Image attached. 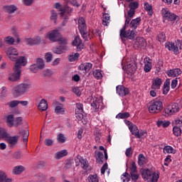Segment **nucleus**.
Segmentation results:
<instances>
[{"label": "nucleus", "instance_id": "f257e3e1", "mask_svg": "<svg viewBox=\"0 0 182 182\" xmlns=\"http://www.w3.org/2000/svg\"><path fill=\"white\" fill-rule=\"evenodd\" d=\"M13 62H16L14 67V73L9 77V80L10 82H16L21 79V74L22 73L21 68L22 66H26L28 60L26 57L20 56L18 58H16V60H13Z\"/></svg>", "mask_w": 182, "mask_h": 182}, {"label": "nucleus", "instance_id": "f03ea898", "mask_svg": "<svg viewBox=\"0 0 182 182\" xmlns=\"http://www.w3.org/2000/svg\"><path fill=\"white\" fill-rule=\"evenodd\" d=\"M32 87L31 84L22 83L15 86L13 89V95L14 97H19L22 95H25L29 89Z\"/></svg>", "mask_w": 182, "mask_h": 182}, {"label": "nucleus", "instance_id": "7ed1b4c3", "mask_svg": "<svg viewBox=\"0 0 182 182\" xmlns=\"http://www.w3.org/2000/svg\"><path fill=\"white\" fill-rule=\"evenodd\" d=\"M141 174L145 181L157 182L159 181V173L150 171V169H141Z\"/></svg>", "mask_w": 182, "mask_h": 182}, {"label": "nucleus", "instance_id": "20e7f679", "mask_svg": "<svg viewBox=\"0 0 182 182\" xmlns=\"http://www.w3.org/2000/svg\"><path fill=\"white\" fill-rule=\"evenodd\" d=\"M126 29H127V28L126 27H123L121 30H120V38L122 39V41H124V39H130L131 41H133V39H134V38H136V33H137V32H136V31L134 30H127L126 31Z\"/></svg>", "mask_w": 182, "mask_h": 182}, {"label": "nucleus", "instance_id": "39448f33", "mask_svg": "<svg viewBox=\"0 0 182 182\" xmlns=\"http://www.w3.org/2000/svg\"><path fill=\"white\" fill-rule=\"evenodd\" d=\"M78 28L82 38L85 39V41H87V38H89V33L86 32L87 27L86 26V21L83 17H81L78 19Z\"/></svg>", "mask_w": 182, "mask_h": 182}, {"label": "nucleus", "instance_id": "423d86ee", "mask_svg": "<svg viewBox=\"0 0 182 182\" xmlns=\"http://www.w3.org/2000/svg\"><path fill=\"white\" fill-rule=\"evenodd\" d=\"M100 150H103L105 155H103V153L100 151H95V159L97 163L98 164H103L105 163V160H107L108 156H107V150L105 149V147L103 146H100Z\"/></svg>", "mask_w": 182, "mask_h": 182}, {"label": "nucleus", "instance_id": "0eeeda50", "mask_svg": "<svg viewBox=\"0 0 182 182\" xmlns=\"http://www.w3.org/2000/svg\"><path fill=\"white\" fill-rule=\"evenodd\" d=\"M163 109V102L160 101H154L150 103L149 111L150 113H160Z\"/></svg>", "mask_w": 182, "mask_h": 182}, {"label": "nucleus", "instance_id": "6e6552de", "mask_svg": "<svg viewBox=\"0 0 182 182\" xmlns=\"http://www.w3.org/2000/svg\"><path fill=\"white\" fill-rule=\"evenodd\" d=\"M180 110V107H178V104L174 103L171 105V108H166L162 112L163 116L165 117H168V116H171V114H174V113H177Z\"/></svg>", "mask_w": 182, "mask_h": 182}, {"label": "nucleus", "instance_id": "1a4fd4ad", "mask_svg": "<svg viewBox=\"0 0 182 182\" xmlns=\"http://www.w3.org/2000/svg\"><path fill=\"white\" fill-rule=\"evenodd\" d=\"M161 13L164 18L167 21H176V19H178V21L180 19V18H178V16H176V14L171 12H169V11L167 9H163L161 10Z\"/></svg>", "mask_w": 182, "mask_h": 182}, {"label": "nucleus", "instance_id": "9d476101", "mask_svg": "<svg viewBox=\"0 0 182 182\" xmlns=\"http://www.w3.org/2000/svg\"><path fill=\"white\" fill-rule=\"evenodd\" d=\"M6 53L9 59L12 61L16 60V58H18V55H19V53L18 52L16 48L14 47H10L7 48V50H6Z\"/></svg>", "mask_w": 182, "mask_h": 182}, {"label": "nucleus", "instance_id": "9b49d317", "mask_svg": "<svg viewBox=\"0 0 182 182\" xmlns=\"http://www.w3.org/2000/svg\"><path fill=\"white\" fill-rule=\"evenodd\" d=\"M117 93L122 97L124 96H127L130 92L129 91V88L123 86V85H118L117 86Z\"/></svg>", "mask_w": 182, "mask_h": 182}, {"label": "nucleus", "instance_id": "f8f14e48", "mask_svg": "<svg viewBox=\"0 0 182 182\" xmlns=\"http://www.w3.org/2000/svg\"><path fill=\"white\" fill-rule=\"evenodd\" d=\"M60 33L58 30H53L48 36V38L51 42H58V40L60 38Z\"/></svg>", "mask_w": 182, "mask_h": 182}, {"label": "nucleus", "instance_id": "ddd939ff", "mask_svg": "<svg viewBox=\"0 0 182 182\" xmlns=\"http://www.w3.org/2000/svg\"><path fill=\"white\" fill-rule=\"evenodd\" d=\"M7 143L9 144V147H14L16 144H18V141L19 140V136H11L9 134L8 137L6 138Z\"/></svg>", "mask_w": 182, "mask_h": 182}, {"label": "nucleus", "instance_id": "4468645a", "mask_svg": "<svg viewBox=\"0 0 182 182\" xmlns=\"http://www.w3.org/2000/svg\"><path fill=\"white\" fill-rule=\"evenodd\" d=\"M122 69L124 70L127 69V73H130L131 75H133V73H134V71L137 70V64L136 63H132L127 64V67L123 66Z\"/></svg>", "mask_w": 182, "mask_h": 182}, {"label": "nucleus", "instance_id": "2eb2a0df", "mask_svg": "<svg viewBox=\"0 0 182 182\" xmlns=\"http://www.w3.org/2000/svg\"><path fill=\"white\" fill-rule=\"evenodd\" d=\"M60 12L61 16H63L65 14H67V15L70 16L72 15V13L73 12V8L69 6V4L66 3L64 6V8L60 9Z\"/></svg>", "mask_w": 182, "mask_h": 182}, {"label": "nucleus", "instance_id": "dca6fc26", "mask_svg": "<svg viewBox=\"0 0 182 182\" xmlns=\"http://www.w3.org/2000/svg\"><path fill=\"white\" fill-rule=\"evenodd\" d=\"M3 9L4 12L7 14H15L16 11H18V7L14 4L9 5V6H4Z\"/></svg>", "mask_w": 182, "mask_h": 182}, {"label": "nucleus", "instance_id": "f3484780", "mask_svg": "<svg viewBox=\"0 0 182 182\" xmlns=\"http://www.w3.org/2000/svg\"><path fill=\"white\" fill-rule=\"evenodd\" d=\"M141 22V18L140 17L132 19L129 23V27L131 28V29H133V31H136V29H137V26L140 25Z\"/></svg>", "mask_w": 182, "mask_h": 182}, {"label": "nucleus", "instance_id": "a211bd4d", "mask_svg": "<svg viewBox=\"0 0 182 182\" xmlns=\"http://www.w3.org/2000/svg\"><path fill=\"white\" fill-rule=\"evenodd\" d=\"M92 66L93 65L90 63H85L84 64H81L79 66L80 70H82V73H87L90 69H92Z\"/></svg>", "mask_w": 182, "mask_h": 182}, {"label": "nucleus", "instance_id": "6ab92c4d", "mask_svg": "<svg viewBox=\"0 0 182 182\" xmlns=\"http://www.w3.org/2000/svg\"><path fill=\"white\" fill-rule=\"evenodd\" d=\"M166 73L168 76H169L170 77H176L181 75V70H180L179 68H175V69L168 70Z\"/></svg>", "mask_w": 182, "mask_h": 182}, {"label": "nucleus", "instance_id": "aec40b11", "mask_svg": "<svg viewBox=\"0 0 182 182\" xmlns=\"http://www.w3.org/2000/svg\"><path fill=\"white\" fill-rule=\"evenodd\" d=\"M165 46L168 50H173L175 55H178V47L176 46L173 43H166Z\"/></svg>", "mask_w": 182, "mask_h": 182}, {"label": "nucleus", "instance_id": "412c9836", "mask_svg": "<svg viewBox=\"0 0 182 182\" xmlns=\"http://www.w3.org/2000/svg\"><path fill=\"white\" fill-rule=\"evenodd\" d=\"M146 45L147 43H146V39H144V38H139L136 39L135 46H136V48H146Z\"/></svg>", "mask_w": 182, "mask_h": 182}, {"label": "nucleus", "instance_id": "4be33fe9", "mask_svg": "<svg viewBox=\"0 0 182 182\" xmlns=\"http://www.w3.org/2000/svg\"><path fill=\"white\" fill-rule=\"evenodd\" d=\"M46 180V176L43 173H38L33 177V180L30 181L29 182H45Z\"/></svg>", "mask_w": 182, "mask_h": 182}, {"label": "nucleus", "instance_id": "5701e85b", "mask_svg": "<svg viewBox=\"0 0 182 182\" xmlns=\"http://www.w3.org/2000/svg\"><path fill=\"white\" fill-rule=\"evenodd\" d=\"M127 124H129V129L134 136H136V134L139 133V130L137 126L130 123V121H127Z\"/></svg>", "mask_w": 182, "mask_h": 182}, {"label": "nucleus", "instance_id": "b1692460", "mask_svg": "<svg viewBox=\"0 0 182 182\" xmlns=\"http://www.w3.org/2000/svg\"><path fill=\"white\" fill-rule=\"evenodd\" d=\"M20 136H22L23 143L27 144L28 143V138L29 137V131L28 130H24V129H20L18 132Z\"/></svg>", "mask_w": 182, "mask_h": 182}, {"label": "nucleus", "instance_id": "393cba45", "mask_svg": "<svg viewBox=\"0 0 182 182\" xmlns=\"http://www.w3.org/2000/svg\"><path fill=\"white\" fill-rule=\"evenodd\" d=\"M38 107L39 110H41L42 112L48 110V102L45 99L41 100Z\"/></svg>", "mask_w": 182, "mask_h": 182}, {"label": "nucleus", "instance_id": "a878e982", "mask_svg": "<svg viewBox=\"0 0 182 182\" xmlns=\"http://www.w3.org/2000/svg\"><path fill=\"white\" fill-rule=\"evenodd\" d=\"M15 120V117L14 116V114H8L6 117V123L11 127H14V122Z\"/></svg>", "mask_w": 182, "mask_h": 182}, {"label": "nucleus", "instance_id": "bb28decb", "mask_svg": "<svg viewBox=\"0 0 182 182\" xmlns=\"http://www.w3.org/2000/svg\"><path fill=\"white\" fill-rule=\"evenodd\" d=\"M0 182H12V178H8L5 172L0 171Z\"/></svg>", "mask_w": 182, "mask_h": 182}, {"label": "nucleus", "instance_id": "cd10ccee", "mask_svg": "<svg viewBox=\"0 0 182 182\" xmlns=\"http://www.w3.org/2000/svg\"><path fill=\"white\" fill-rule=\"evenodd\" d=\"M57 42H58L60 48H63L64 46L65 49L68 50V41H66V38H62L60 36V38H58V39L57 40Z\"/></svg>", "mask_w": 182, "mask_h": 182}, {"label": "nucleus", "instance_id": "c85d7f7f", "mask_svg": "<svg viewBox=\"0 0 182 182\" xmlns=\"http://www.w3.org/2000/svg\"><path fill=\"white\" fill-rule=\"evenodd\" d=\"M160 86H161V79L160 78H156L152 83L151 87L152 89H160Z\"/></svg>", "mask_w": 182, "mask_h": 182}, {"label": "nucleus", "instance_id": "c756f323", "mask_svg": "<svg viewBox=\"0 0 182 182\" xmlns=\"http://www.w3.org/2000/svg\"><path fill=\"white\" fill-rule=\"evenodd\" d=\"M63 50H67L66 48H65V46L60 47V46H59L53 48V52L56 55H62V53H63Z\"/></svg>", "mask_w": 182, "mask_h": 182}, {"label": "nucleus", "instance_id": "7c9ffc66", "mask_svg": "<svg viewBox=\"0 0 182 182\" xmlns=\"http://www.w3.org/2000/svg\"><path fill=\"white\" fill-rule=\"evenodd\" d=\"M65 156H68V151L66 149H63L56 153L55 159H57V160H59L62 159V157H65Z\"/></svg>", "mask_w": 182, "mask_h": 182}, {"label": "nucleus", "instance_id": "2f4dec72", "mask_svg": "<svg viewBox=\"0 0 182 182\" xmlns=\"http://www.w3.org/2000/svg\"><path fill=\"white\" fill-rule=\"evenodd\" d=\"M144 9L148 11V15H153V6L149 3H144Z\"/></svg>", "mask_w": 182, "mask_h": 182}, {"label": "nucleus", "instance_id": "473e14b6", "mask_svg": "<svg viewBox=\"0 0 182 182\" xmlns=\"http://www.w3.org/2000/svg\"><path fill=\"white\" fill-rule=\"evenodd\" d=\"M36 65L40 70H42L45 68V62L42 58H37Z\"/></svg>", "mask_w": 182, "mask_h": 182}, {"label": "nucleus", "instance_id": "72a5a7b5", "mask_svg": "<svg viewBox=\"0 0 182 182\" xmlns=\"http://www.w3.org/2000/svg\"><path fill=\"white\" fill-rule=\"evenodd\" d=\"M24 171H25V168L23 166H18L14 167V168L13 169V173L14 174H21V173H22Z\"/></svg>", "mask_w": 182, "mask_h": 182}, {"label": "nucleus", "instance_id": "f704fd0d", "mask_svg": "<svg viewBox=\"0 0 182 182\" xmlns=\"http://www.w3.org/2000/svg\"><path fill=\"white\" fill-rule=\"evenodd\" d=\"M79 56H80V54H79L78 53H73L69 55L68 60L70 62H75L77 60V59H79Z\"/></svg>", "mask_w": 182, "mask_h": 182}, {"label": "nucleus", "instance_id": "c9c22d12", "mask_svg": "<svg viewBox=\"0 0 182 182\" xmlns=\"http://www.w3.org/2000/svg\"><path fill=\"white\" fill-rule=\"evenodd\" d=\"M138 164L139 166H143L146 164V157L143 154H141L138 156Z\"/></svg>", "mask_w": 182, "mask_h": 182}, {"label": "nucleus", "instance_id": "e433bc0d", "mask_svg": "<svg viewBox=\"0 0 182 182\" xmlns=\"http://www.w3.org/2000/svg\"><path fill=\"white\" fill-rule=\"evenodd\" d=\"M80 164V166L82 167V168H83V170H87L89 167V162L83 157L81 159V162Z\"/></svg>", "mask_w": 182, "mask_h": 182}, {"label": "nucleus", "instance_id": "4c0bfd02", "mask_svg": "<svg viewBox=\"0 0 182 182\" xmlns=\"http://www.w3.org/2000/svg\"><path fill=\"white\" fill-rule=\"evenodd\" d=\"M23 120V119L21 117L15 118L13 122V126H14V127H18V126H21Z\"/></svg>", "mask_w": 182, "mask_h": 182}, {"label": "nucleus", "instance_id": "58836bf2", "mask_svg": "<svg viewBox=\"0 0 182 182\" xmlns=\"http://www.w3.org/2000/svg\"><path fill=\"white\" fill-rule=\"evenodd\" d=\"M4 42L6 45H14L15 43V38L11 36H7L4 38Z\"/></svg>", "mask_w": 182, "mask_h": 182}, {"label": "nucleus", "instance_id": "ea45409f", "mask_svg": "<svg viewBox=\"0 0 182 182\" xmlns=\"http://www.w3.org/2000/svg\"><path fill=\"white\" fill-rule=\"evenodd\" d=\"M51 16L50 17V20L54 22L55 25H56V21L58 20V13L55 11V10L51 11Z\"/></svg>", "mask_w": 182, "mask_h": 182}, {"label": "nucleus", "instance_id": "a19ab883", "mask_svg": "<svg viewBox=\"0 0 182 182\" xmlns=\"http://www.w3.org/2000/svg\"><path fill=\"white\" fill-rule=\"evenodd\" d=\"M109 21H110V16H109V14H104L102 18V25H104V26H107V23H109Z\"/></svg>", "mask_w": 182, "mask_h": 182}, {"label": "nucleus", "instance_id": "79ce46f5", "mask_svg": "<svg viewBox=\"0 0 182 182\" xmlns=\"http://www.w3.org/2000/svg\"><path fill=\"white\" fill-rule=\"evenodd\" d=\"M164 152H166L168 154L172 153L173 154H176V149H173V148L170 146H166L164 148Z\"/></svg>", "mask_w": 182, "mask_h": 182}, {"label": "nucleus", "instance_id": "37998d69", "mask_svg": "<svg viewBox=\"0 0 182 182\" xmlns=\"http://www.w3.org/2000/svg\"><path fill=\"white\" fill-rule=\"evenodd\" d=\"M128 117H130L129 112H120L117 115V119H127Z\"/></svg>", "mask_w": 182, "mask_h": 182}, {"label": "nucleus", "instance_id": "c03bdc74", "mask_svg": "<svg viewBox=\"0 0 182 182\" xmlns=\"http://www.w3.org/2000/svg\"><path fill=\"white\" fill-rule=\"evenodd\" d=\"M173 132L174 136H176L177 137H178V136H181V128L178 127H173Z\"/></svg>", "mask_w": 182, "mask_h": 182}, {"label": "nucleus", "instance_id": "a18cd8bd", "mask_svg": "<svg viewBox=\"0 0 182 182\" xmlns=\"http://www.w3.org/2000/svg\"><path fill=\"white\" fill-rule=\"evenodd\" d=\"M129 8L132 11H136L139 8V3L137 1L131 2L129 4Z\"/></svg>", "mask_w": 182, "mask_h": 182}, {"label": "nucleus", "instance_id": "49530a36", "mask_svg": "<svg viewBox=\"0 0 182 182\" xmlns=\"http://www.w3.org/2000/svg\"><path fill=\"white\" fill-rule=\"evenodd\" d=\"M57 141L58 143H65L66 141V138L65 137V135L63 134H59L57 136Z\"/></svg>", "mask_w": 182, "mask_h": 182}, {"label": "nucleus", "instance_id": "de8ad7c7", "mask_svg": "<svg viewBox=\"0 0 182 182\" xmlns=\"http://www.w3.org/2000/svg\"><path fill=\"white\" fill-rule=\"evenodd\" d=\"M55 112L57 114H63L65 113V110L63 109V107L60 105H58L55 108Z\"/></svg>", "mask_w": 182, "mask_h": 182}, {"label": "nucleus", "instance_id": "09e8293b", "mask_svg": "<svg viewBox=\"0 0 182 182\" xmlns=\"http://www.w3.org/2000/svg\"><path fill=\"white\" fill-rule=\"evenodd\" d=\"M53 75V72L51 70L47 69L43 71V76L44 77H50Z\"/></svg>", "mask_w": 182, "mask_h": 182}, {"label": "nucleus", "instance_id": "8fccbe9b", "mask_svg": "<svg viewBox=\"0 0 182 182\" xmlns=\"http://www.w3.org/2000/svg\"><path fill=\"white\" fill-rule=\"evenodd\" d=\"M93 76L95 77V79H100L101 77H103V75H102V73L100 72V70H95L93 72Z\"/></svg>", "mask_w": 182, "mask_h": 182}, {"label": "nucleus", "instance_id": "3c124183", "mask_svg": "<svg viewBox=\"0 0 182 182\" xmlns=\"http://www.w3.org/2000/svg\"><path fill=\"white\" fill-rule=\"evenodd\" d=\"M9 134L4 128H0V139H6Z\"/></svg>", "mask_w": 182, "mask_h": 182}, {"label": "nucleus", "instance_id": "603ef678", "mask_svg": "<svg viewBox=\"0 0 182 182\" xmlns=\"http://www.w3.org/2000/svg\"><path fill=\"white\" fill-rule=\"evenodd\" d=\"M88 181L89 182H99V178H97V175H90L88 176Z\"/></svg>", "mask_w": 182, "mask_h": 182}, {"label": "nucleus", "instance_id": "864d4df0", "mask_svg": "<svg viewBox=\"0 0 182 182\" xmlns=\"http://www.w3.org/2000/svg\"><path fill=\"white\" fill-rule=\"evenodd\" d=\"M122 180L123 182L130 181V174H129L127 172H125L124 174H122Z\"/></svg>", "mask_w": 182, "mask_h": 182}, {"label": "nucleus", "instance_id": "5fc2aeb1", "mask_svg": "<svg viewBox=\"0 0 182 182\" xmlns=\"http://www.w3.org/2000/svg\"><path fill=\"white\" fill-rule=\"evenodd\" d=\"M9 107L14 109V107H16L18 105H19V100H13L8 103Z\"/></svg>", "mask_w": 182, "mask_h": 182}, {"label": "nucleus", "instance_id": "6e6d98bb", "mask_svg": "<svg viewBox=\"0 0 182 182\" xmlns=\"http://www.w3.org/2000/svg\"><path fill=\"white\" fill-rule=\"evenodd\" d=\"M53 58V55L50 53H47L44 55V59H46V62H52V59Z\"/></svg>", "mask_w": 182, "mask_h": 182}, {"label": "nucleus", "instance_id": "4d7b16f0", "mask_svg": "<svg viewBox=\"0 0 182 182\" xmlns=\"http://www.w3.org/2000/svg\"><path fill=\"white\" fill-rule=\"evenodd\" d=\"M82 43V40H80V38L79 36H76L73 41V46H77L78 45H80Z\"/></svg>", "mask_w": 182, "mask_h": 182}, {"label": "nucleus", "instance_id": "13d9d810", "mask_svg": "<svg viewBox=\"0 0 182 182\" xmlns=\"http://www.w3.org/2000/svg\"><path fill=\"white\" fill-rule=\"evenodd\" d=\"M132 19H133V18L129 17V16L125 14V24L123 28H127L129 25H130V21H132Z\"/></svg>", "mask_w": 182, "mask_h": 182}, {"label": "nucleus", "instance_id": "bf43d9fd", "mask_svg": "<svg viewBox=\"0 0 182 182\" xmlns=\"http://www.w3.org/2000/svg\"><path fill=\"white\" fill-rule=\"evenodd\" d=\"M91 106L94 109L95 112L99 111V102L97 101H93L91 102Z\"/></svg>", "mask_w": 182, "mask_h": 182}, {"label": "nucleus", "instance_id": "052dcab7", "mask_svg": "<svg viewBox=\"0 0 182 182\" xmlns=\"http://www.w3.org/2000/svg\"><path fill=\"white\" fill-rule=\"evenodd\" d=\"M77 107V112H83V104L77 102L75 104Z\"/></svg>", "mask_w": 182, "mask_h": 182}, {"label": "nucleus", "instance_id": "680f3d73", "mask_svg": "<svg viewBox=\"0 0 182 182\" xmlns=\"http://www.w3.org/2000/svg\"><path fill=\"white\" fill-rule=\"evenodd\" d=\"M22 152L21 151H16L14 154V159H16V160H20V159L22 158Z\"/></svg>", "mask_w": 182, "mask_h": 182}, {"label": "nucleus", "instance_id": "e2e57ef3", "mask_svg": "<svg viewBox=\"0 0 182 182\" xmlns=\"http://www.w3.org/2000/svg\"><path fill=\"white\" fill-rule=\"evenodd\" d=\"M131 174V178L133 180V181H137L139 180V174H137L136 172H130Z\"/></svg>", "mask_w": 182, "mask_h": 182}, {"label": "nucleus", "instance_id": "0e129e2a", "mask_svg": "<svg viewBox=\"0 0 182 182\" xmlns=\"http://www.w3.org/2000/svg\"><path fill=\"white\" fill-rule=\"evenodd\" d=\"M30 70H31V72H33V73H36V72L39 70V68L36 64H33L30 66Z\"/></svg>", "mask_w": 182, "mask_h": 182}, {"label": "nucleus", "instance_id": "69168bd1", "mask_svg": "<svg viewBox=\"0 0 182 182\" xmlns=\"http://www.w3.org/2000/svg\"><path fill=\"white\" fill-rule=\"evenodd\" d=\"M158 39L159 42H164V41H166V34L164 33H160L158 35Z\"/></svg>", "mask_w": 182, "mask_h": 182}, {"label": "nucleus", "instance_id": "338daca9", "mask_svg": "<svg viewBox=\"0 0 182 182\" xmlns=\"http://www.w3.org/2000/svg\"><path fill=\"white\" fill-rule=\"evenodd\" d=\"M75 117L77 119V120H83L82 112H77V109H75Z\"/></svg>", "mask_w": 182, "mask_h": 182}, {"label": "nucleus", "instance_id": "774afa93", "mask_svg": "<svg viewBox=\"0 0 182 182\" xmlns=\"http://www.w3.org/2000/svg\"><path fill=\"white\" fill-rule=\"evenodd\" d=\"M44 144L48 146H53V140L50 139H46L44 141Z\"/></svg>", "mask_w": 182, "mask_h": 182}]
</instances>
